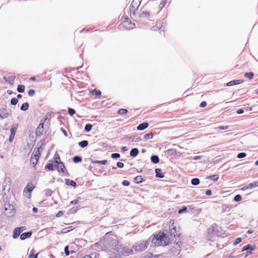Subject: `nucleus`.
Wrapping results in <instances>:
<instances>
[{"label":"nucleus","instance_id":"f257e3e1","mask_svg":"<svg viewBox=\"0 0 258 258\" xmlns=\"http://www.w3.org/2000/svg\"><path fill=\"white\" fill-rule=\"evenodd\" d=\"M152 243L154 244L156 246H166L168 244L169 241L167 239L166 234L164 232H160L154 235Z\"/></svg>","mask_w":258,"mask_h":258},{"label":"nucleus","instance_id":"f03ea898","mask_svg":"<svg viewBox=\"0 0 258 258\" xmlns=\"http://www.w3.org/2000/svg\"><path fill=\"white\" fill-rule=\"evenodd\" d=\"M105 248L110 251L114 253V255L116 252L119 247V243L116 239L109 238L105 239L103 242Z\"/></svg>","mask_w":258,"mask_h":258},{"label":"nucleus","instance_id":"7ed1b4c3","mask_svg":"<svg viewBox=\"0 0 258 258\" xmlns=\"http://www.w3.org/2000/svg\"><path fill=\"white\" fill-rule=\"evenodd\" d=\"M133 253V250L132 249L126 246L119 245L116 252H115V256L121 257L129 255Z\"/></svg>","mask_w":258,"mask_h":258},{"label":"nucleus","instance_id":"20e7f679","mask_svg":"<svg viewBox=\"0 0 258 258\" xmlns=\"http://www.w3.org/2000/svg\"><path fill=\"white\" fill-rule=\"evenodd\" d=\"M150 243V240H143L135 243L133 247L137 252H141L145 250L148 246Z\"/></svg>","mask_w":258,"mask_h":258},{"label":"nucleus","instance_id":"39448f33","mask_svg":"<svg viewBox=\"0 0 258 258\" xmlns=\"http://www.w3.org/2000/svg\"><path fill=\"white\" fill-rule=\"evenodd\" d=\"M5 214L6 216L11 217L15 214V209L13 205L6 203L4 205Z\"/></svg>","mask_w":258,"mask_h":258},{"label":"nucleus","instance_id":"423d86ee","mask_svg":"<svg viewBox=\"0 0 258 258\" xmlns=\"http://www.w3.org/2000/svg\"><path fill=\"white\" fill-rule=\"evenodd\" d=\"M142 0H133L131 3L130 11L132 12L131 13V17L132 19H134L136 17V10L140 6Z\"/></svg>","mask_w":258,"mask_h":258},{"label":"nucleus","instance_id":"0eeeda50","mask_svg":"<svg viewBox=\"0 0 258 258\" xmlns=\"http://www.w3.org/2000/svg\"><path fill=\"white\" fill-rule=\"evenodd\" d=\"M208 236L210 239L214 236H219L220 235V232L218 230V226L215 224L208 229Z\"/></svg>","mask_w":258,"mask_h":258},{"label":"nucleus","instance_id":"6e6552de","mask_svg":"<svg viewBox=\"0 0 258 258\" xmlns=\"http://www.w3.org/2000/svg\"><path fill=\"white\" fill-rule=\"evenodd\" d=\"M34 188L35 186L32 183H28L26 186V187L24 188L23 190V194L25 195V196L29 199L30 198L31 192Z\"/></svg>","mask_w":258,"mask_h":258},{"label":"nucleus","instance_id":"1a4fd4ad","mask_svg":"<svg viewBox=\"0 0 258 258\" xmlns=\"http://www.w3.org/2000/svg\"><path fill=\"white\" fill-rule=\"evenodd\" d=\"M11 179L9 177H6L3 182V190L5 195L6 192H9L11 189Z\"/></svg>","mask_w":258,"mask_h":258},{"label":"nucleus","instance_id":"9d476101","mask_svg":"<svg viewBox=\"0 0 258 258\" xmlns=\"http://www.w3.org/2000/svg\"><path fill=\"white\" fill-rule=\"evenodd\" d=\"M181 247L178 242L174 243L170 249V252L174 256H177L181 251Z\"/></svg>","mask_w":258,"mask_h":258},{"label":"nucleus","instance_id":"9b49d317","mask_svg":"<svg viewBox=\"0 0 258 258\" xmlns=\"http://www.w3.org/2000/svg\"><path fill=\"white\" fill-rule=\"evenodd\" d=\"M46 119V118H43L40 120V122L36 130V133L37 136H40L42 134L44 130V123Z\"/></svg>","mask_w":258,"mask_h":258},{"label":"nucleus","instance_id":"f8f14e48","mask_svg":"<svg viewBox=\"0 0 258 258\" xmlns=\"http://www.w3.org/2000/svg\"><path fill=\"white\" fill-rule=\"evenodd\" d=\"M10 114L9 111L4 108L0 109V117L2 118H5L8 117Z\"/></svg>","mask_w":258,"mask_h":258},{"label":"nucleus","instance_id":"ddd939ff","mask_svg":"<svg viewBox=\"0 0 258 258\" xmlns=\"http://www.w3.org/2000/svg\"><path fill=\"white\" fill-rule=\"evenodd\" d=\"M243 81L242 80H235L231 81L226 84L227 86H232L237 84H240L243 83Z\"/></svg>","mask_w":258,"mask_h":258},{"label":"nucleus","instance_id":"4468645a","mask_svg":"<svg viewBox=\"0 0 258 258\" xmlns=\"http://www.w3.org/2000/svg\"><path fill=\"white\" fill-rule=\"evenodd\" d=\"M56 168L58 172H61L62 173L64 172V170L66 169L65 166L63 162L59 161V164L56 165Z\"/></svg>","mask_w":258,"mask_h":258},{"label":"nucleus","instance_id":"2eb2a0df","mask_svg":"<svg viewBox=\"0 0 258 258\" xmlns=\"http://www.w3.org/2000/svg\"><path fill=\"white\" fill-rule=\"evenodd\" d=\"M32 234V233L31 231L24 232L20 235V239L22 240H24L27 238L30 237Z\"/></svg>","mask_w":258,"mask_h":258},{"label":"nucleus","instance_id":"dca6fc26","mask_svg":"<svg viewBox=\"0 0 258 258\" xmlns=\"http://www.w3.org/2000/svg\"><path fill=\"white\" fill-rule=\"evenodd\" d=\"M146 180V178L142 176L139 175L134 178V181L137 184H140Z\"/></svg>","mask_w":258,"mask_h":258},{"label":"nucleus","instance_id":"f3484780","mask_svg":"<svg viewBox=\"0 0 258 258\" xmlns=\"http://www.w3.org/2000/svg\"><path fill=\"white\" fill-rule=\"evenodd\" d=\"M254 249V248L252 247V245H251L250 244H247L243 247L242 251H243L250 250L249 251L247 252V254H251V251L253 250Z\"/></svg>","mask_w":258,"mask_h":258},{"label":"nucleus","instance_id":"a211bd4d","mask_svg":"<svg viewBox=\"0 0 258 258\" xmlns=\"http://www.w3.org/2000/svg\"><path fill=\"white\" fill-rule=\"evenodd\" d=\"M156 177L159 178H162L164 177V174L162 172V170L160 168H156L155 170Z\"/></svg>","mask_w":258,"mask_h":258},{"label":"nucleus","instance_id":"6ab92c4d","mask_svg":"<svg viewBox=\"0 0 258 258\" xmlns=\"http://www.w3.org/2000/svg\"><path fill=\"white\" fill-rule=\"evenodd\" d=\"M149 126V123L148 122H143L140 123L137 126V130L138 131H143L147 128Z\"/></svg>","mask_w":258,"mask_h":258},{"label":"nucleus","instance_id":"aec40b11","mask_svg":"<svg viewBox=\"0 0 258 258\" xmlns=\"http://www.w3.org/2000/svg\"><path fill=\"white\" fill-rule=\"evenodd\" d=\"M4 80L8 82L9 83H12L15 79V76H6L4 77Z\"/></svg>","mask_w":258,"mask_h":258},{"label":"nucleus","instance_id":"412c9836","mask_svg":"<svg viewBox=\"0 0 258 258\" xmlns=\"http://www.w3.org/2000/svg\"><path fill=\"white\" fill-rule=\"evenodd\" d=\"M21 230L20 228H18V227L16 228L13 232V237L14 239H16L19 236H20L21 234Z\"/></svg>","mask_w":258,"mask_h":258},{"label":"nucleus","instance_id":"4be33fe9","mask_svg":"<svg viewBox=\"0 0 258 258\" xmlns=\"http://www.w3.org/2000/svg\"><path fill=\"white\" fill-rule=\"evenodd\" d=\"M151 161L154 164H157L159 162L160 159L158 156L156 155H153L151 157Z\"/></svg>","mask_w":258,"mask_h":258},{"label":"nucleus","instance_id":"5701e85b","mask_svg":"<svg viewBox=\"0 0 258 258\" xmlns=\"http://www.w3.org/2000/svg\"><path fill=\"white\" fill-rule=\"evenodd\" d=\"M39 159H37V158L34 157V156L32 155L31 159H30V164L33 167H35L36 164L38 162Z\"/></svg>","mask_w":258,"mask_h":258},{"label":"nucleus","instance_id":"b1692460","mask_svg":"<svg viewBox=\"0 0 258 258\" xmlns=\"http://www.w3.org/2000/svg\"><path fill=\"white\" fill-rule=\"evenodd\" d=\"M139 150L137 148H133L130 151V155L133 157H136L139 154Z\"/></svg>","mask_w":258,"mask_h":258},{"label":"nucleus","instance_id":"393cba45","mask_svg":"<svg viewBox=\"0 0 258 258\" xmlns=\"http://www.w3.org/2000/svg\"><path fill=\"white\" fill-rule=\"evenodd\" d=\"M128 140L132 142H138L142 140V139L140 137L131 136L128 138Z\"/></svg>","mask_w":258,"mask_h":258},{"label":"nucleus","instance_id":"a878e982","mask_svg":"<svg viewBox=\"0 0 258 258\" xmlns=\"http://www.w3.org/2000/svg\"><path fill=\"white\" fill-rule=\"evenodd\" d=\"M66 184L67 185H70L73 187H75L76 186V183L73 180H70L69 179H66Z\"/></svg>","mask_w":258,"mask_h":258},{"label":"nucleus","instance_id":"bb28decb","mask_svg":"<svg viewBox=\"0 0 258 258\" xmlns=\"http://www.w3.org/2000/svg\"><path fill=\"white\" fill-rule=\"evenodd\" d=\"M82 158L81 156L76 155L73 158V161L75 163L81 162Z\"/></svg>","mask_w":258,"mask_h":258},{"label":"nucleus","instance_id":"cd10ccee","mask_svg":"<svg viewBox=\"0 0 258 258\" xmlns=\"http://www.w3.org/2000/svg\"><path fill=\"white\" fill-rule=\"evenodd\" d=\"M78 145L81 148H84L88 145V142L87 140H83L79 142Z\"/></svg>","mask_w":258,"mask_h":258},{"label":"nucleus","instance_id":"c85d7f7f","mask_svg":"<svg viewBox=\"0 0 258 258\" xmlns=\"http://www.w3.org/2000/svg\"><path fill=\"white\" fill-rule=\"evenodd\" d=\"M150 17V13L149 12H143L140 14V15L139 16V18H147Z\"/></svg>","mask_w":258,"mask_h":258},{"label":"nucleus","instance_id":"c756f323","mask_svg":"<svg viewBox=\"0 0 258 258\" xmlns=\"http://www.w3.org/2000/svg\"><path fill=\"white\" fill-rule=\"evenodd\" d=\"M107 162V161L106 160H100H100H91V162L93 164H100L102 165H105V164H106Z\"/></svg>","mask_w":258,"mask_h":258},{"label":"nucleus","instance_id":"7c9ffc66","mask_svg":"<svg viewBox=\"0 0 258 258\" xmlns=\"http://www.w3.org/2000/svg\"><path fill=\"white\" fill-rule=\"evenodd\" d=\"M29 104L28 102H25L22 104L20 109L22 111H26L29 108Z\"/></svg>","mask_w":258,"mask_h":258},{"label":"nucleus","instance_id":"2f4dec72","mask_svg":"<svg viewBox=\"0 0 258 258\" xmlns=\"http://www.w3.org/2000/svg\"><path fill=\"white\" fill-rule=\"evenodd\" d=\"M18 125L17 124L13 125L12 128L10 130L11 135L15 136L16 134V132L17 128Z\"/></svg>","mask_w":258,"mask_h":258},{"label":"nucleus","instance_id":"473e14b6","mask_svg":"<svg viewBox=\"0 0 258 258\" xmlns=\"http://www.w3.org/2000/svg\"><path fill=\"white\" fill-rule=\"evenodd\" d=\"M200 182V179L198 178H194L191 179V183L193 185H198Z\"/></svg>","mask_w":258,"mask_h":258},{"label":"nucleus","instance_id":"72a5a7b5","mask_svg":"<svg viewBox=\"0 0 258 258\" xmlns=\"http://www.w3.org/2000/svg\"><path fill=\"white\" fill-rule=\"evenodd\" d=\"M32 155L35 157L36 158L37 157V159H39L40 156V148H38L36 151L35 150H34Z\"/></svg>","mask_w":258,"mask_h":258},{"label":"nucleus","instance_id":"f704fd0d","mask_svg":"<svg viewBox=\"0 0 258 258\" xmlns=\"http://www.w3.org/2000/svg\"><path fill=\"white\" fill-rule=\"evenodd\" d=\"M169 233L171 237H175L176 235H177L176 233V229L175 227H173L172 229H171Z\"/></svg>","mask_w":258,"mask_h":258},{"label":"nucleus","instance_id":"c9c22d12","mask_svg":"<svg viewBox=\"0 0 258 258\" xmlns=\"http://www.w3.org/2000/svg\"><path fill=\"white\" fill-rule=\"evenodd\" d=\"M92 128V125L90 123H87L85 126V131L86 132H89Z\"/></svg>","mask_w":258,"mask_h":258},{"label":"nucleus","instance_id":"e433bc0d","mask_svg":"<svg viewBox=\"0 0 258 258\" xmlns=\"http://www.w3.org/2000/svg\"><path fill=\"white\" fill-rule=\"evenodd\" d=\"M17 90L19 93H23L25 91V86L23 85H19L17 87Z\"/></svg>","mask_w":258,"mask_h":258},{"label":"nucleus","instance_id":"4c0bfd02","mask_svg":"<svg viewBox=\"0 0 258 258\" xmlns=\"http://www.w3.org/2000/svg\"><path fill=\"white\" fill-rule=\"evenodd\" d=\"M207 178L214 181H216L219 179V175L218 174H215L209 176Z\"/></svg>","mask_w":258,"mask_h":258},{"label":"nucleus","instance_id":"58836bf2","mask_svg":"<svg viewBox=\"0 0 258 258\" xmlns=\"http://www.w3.org/2000/svg\"><path fill=\"white\" fill-rule=\"evenodd\" d=\"M253 76L254 74L252 72H247L244 74V77L247 78H248L249 79H252Z\"/></svg>","mask_w":258,"mask_h":258},{"label":"nucleus","instance_id":"ea45409f","mask_svg":"<svg viewBox=\"0 0 258 258\" xmlns=\"http://www.w3.org/2000/svg\"><path fill=\"white\" fill-rule=\"evenodd\" d=\"M257 186V182L254 181L248 184V188L249 189L253 188Z\"/></svg>","mask_w":258,"mask_h":258},{"label":"nucleus","instance_id":"a19ab883","mask_svg":"<svg viewBox=\"0 0 258 258\" xmlns=\"http://www.w3.org/2000/svg\"><path fill=\"white\" fill-rule=\"evenodd\" d=\"M92 93L98 97L100 96L101 94V92L99 90H97L96 89L93 90Z\"/></svg>","mask_w":258,"mask_h":258},{"label":"nucleus","instance_id":"79ce46f5","mask_svg":"<svg viewBox=\"0 0 258 258\" xmlns=\"http://www.w3.org/2000/svg\"><path fill=\"white\" fill-rule=\"evenodd\" d=\"M187 211V208L185 206H183L181 209L178 210V213L179 214H182L183 213L186 212Z\"/></svg>","mask_w":258,"mask_h":258},{"label":"nucleus","instance_id":"37998d69","mask_svg":"<svg viewBox=\"0 0 258 258\" xmlns=\"http://www.w3.org/2000/svg\"><path fill=\"white\" fill-rule=\"evenodd\" d=\"M127 112V110L126 109L121 108L118 110L117 113L120 114H125Z\"/></svg>","mask_w":258,"mask_h":258},{"label":"nucleus","instance_id":"c03bdc74","mask_svg":"<svg viewBox=\"0 0 258 258\" xmlns=\"http://www.w3.org/2000/svg\"><path fill=\"white\" fill-rule=\"evenodd\" d=\"M45 168L49 170H53V165L52 163H48L45 166Z\"/></svg>","mask_w":258,"mask_h":258},{"label":"nucleus","instance_id":"a18cd8bd","mask_svg":"<svg viewBox=\"0 0 258 258\" xmlns=\"http://www.w3.org/2000/svg\"><path fill=\"white\" fill-rule=\"evenodd\" d=\"M153 133H148L144 136V138L146 140L152 139L153 138Z\"/></svg>","mask_w":258,"mask_h":258},{"label":"nucleus","instance_id":"49530a36","mask_svg":"<svg viewBox=\"0 0 258 258\" xmlns=\"http://www.w3.org/2000/svg\"><path fill=\"white\" fill-rule=\"evenodd\" d=\"M241 200L242 197L240 195H236L234 198V200L236 202H240Z\"/></svg>","mask_w":258,"mask_h":258},{"label":"nucleus","instance_id":"de8ad7c7","mask_svg":"<svg viewBox=\"0 0 258 258\" xmlns=\"http://www.w3.org/2000/svg\"><path fill=\"white\" fill-rule=\"evenodd\" d=\"M18 102V99L16 98H13L11 100V104L13 105H16Z\"/></svg>","mask_w":258,"mask_h":258},{"label":"nucleus","instance_id":"09e8293b","mask_svg":"<svg viewBox=\"0 0 258 258\" xmlns=\"http://www.w3.org/2000/svg\"><path fill=\"white\" fill-rule=\"evenodd\" d=\"M76 113V111L74 109L72 108H68V113L71 115L73 116Z\"/></svg>","mask_w":258,"mask_h":258},{"label":"nucleus","instance_id":"8fccbe9b","mask_svg":"<svg viewBox=\"0 0 258 258\" xmlns=\"http://www.w3.org/2000/svg\"><path fill=\"white\" fill-rule=\"evenodd\" d=\"M167 3V0H162L160 5H159V7H160V10L162 9L163 8V7L165 6V5Z\"/></svg>","mask_w":258,"mask_h":258},{"label":"nucleus","instance_id":"3c124183","mask_svg":"<svg viewBox=\"0 0 258 258\" xmlns=\"http://www.w3.org/2000/svg\"><path fill=\"white\" fill-rule=\"evenodd\" d=\"M120 157V155L119 153H112L111 155V157L113 159H117Z\"/></svg>","mask_w":258,"mask_h":258},{"label":"nucleus","instance_id":"603ef678","mask_svg":"<svg viewBox=\"0 0 258 258\" xmlns=\"http://www.w3.org/2000/svg\"><path fill=\"white\" fill-rule=\"evenodd\" d=\"M246 156V154L244 152H241L238 154L237 157L238 158H243Z\"/></svg>","mask_w":258,"mask_h":258},{"label":"nucleus","instance_id":"864d4df0","mask_svg":"<svg viewBox=\"0 0 258 258\" xmlns=\"http://www.w3.org/2000/svg\"><path fill=\"white\" fill-rule=\"evenodd\" d=\"M242 241V239L240 237L237 238L233 242V245H236L239 244Z\"/></svg>","mask_w":258,"mask_h":258},{"label":"nucleus","instance_id":"5fc2aeb1","mask_svg":"<svg viewBox=\"0 0 258 258\" xmlns=\"http://www.w3.org/2000/svg\"><path fill=\"white\" fill-rule=\"evenodd\" d=\"M64 253L66 255H69L70 254V251H69V247L68 245H67L64 247Z\"/></svg>","mask_w":258,"mask_h":258},{"label":"nucleus","instance_id":"6e6d98bb","mask_svg":"<svg viewBox=\"0 0 258 258\" xmlns=\"http://www.w3.org/2000/svg\"><path fill=\"white\" fill-rule=\"evenodd\" d=\"M35 90L33 89L29 90L28 92V94L29 96H33L35 94Z\"/></svg>","mask_w":258,"mask_h":258},{"label":"nucleus","instance_id":"4d7b16f0","mask_svg":"<svg viewBox=\"0 0 258 258\" xmlns=\"http://www.w3.org/2000/svg\"><path fill=\"white\" fill-rule=\"evenodd\" d=\"M122 184L123 186H127L130 185V182L128 180H124L122 181Z\"/></svg>","mask_w":258,"mask_h":258},{"label":"nucleus","instance_id":"13d9d810","mask_svg":"<svg viewBox=\"0 0 258 258\" xmlns=\"http://www.w3.org/2000/svg\"><path fill=\"white\" fill-rule=\"evenodd\" d=\"M89 255L90 256H91L92 258H99V254L98 253H92Z\"/></svg>","mask_w":258,"mask_h":258},{"label":"nucleus","instance_id":"bf43d9fd","mask_svg":"<svg viewBox=\"0 0 258 258\" xmlns=\"http://www.w3.org/2000/svg\"><path fill=\"white\" fill-rule=\"evenodd\" d=\"M116 165L118 167L120 168H123L124 166V164L120 162H117Z\"/></svg>","mask_w":258,"mask_h":258},{"label":"nucleus","instance_id":"052dcab7","mask_svg":"<svg viewBox=\"0 0 258 258\" xmlns=\"http://www.w3.org/2000/svg\"><path fill=\"white\" fill-rule=\"evenodd\" d=\"M207 104V102L205 101H203L200 103V106L201 107H205L206 106Z\"/></svg>","mask_w":258,"mask_h":258},{"label":"nucleus","instance_id":"680f3d73","mask_svg":"<svg viewBox=\"0 0 258 258\" xmlns=\"http://www.w3.org/2000/svg\"><path fill=\"white\" fill-rule=\"evenodd\" d=\"M64 213L63 211H60L59 212L55 215L56 217H60Z\"/></svg>","mask_w":258,"mask_h":258},{"label":"nucleus","instance_id":"e2e57ef3","mask_svg":"<svg viewBox=\"0 0 258 258\" xmlns=\"http://www.w3.org/2000/svg\"><path fill=\"white\" fill-rule=\"evenodd\" d=\"M59 161L60 160L59 156L54 158V162L56 163V165H58V164H59Z\"/></svg>","mask_w":258,"mask_h":258},{"label":"nucleus","instance_id":"0e129e2a","mask_svg":"<svg viewBox=\"0 0 258 258\" xmlns=\"http://www.w3.org/2000/svg\"><path fill=\"white\" fill-rule=\"evenodd\" d=\"M126 22L127 23H130V24L131 25V26L129 27L130 29H133L134 28V26L135 25V24L134 23L132 24V23L131 21V20H129L128 21H126Z\"/></svg>","mask_w":258,"mask_h":258},{"label":"nucleus","instance_id":"69168bd1","mask_svg":"<svg viewBox=\"0 0 258 258\" xmlns=\"http://www.w3.org/2000/svg\"><path fill=\"white\" fill-rule=\"evenodd\" d=\"M78 202H79L78 200L75 199V200H74L72 201H71L70 204H72V205H76V204H78Z\"/></svg>","mask_w":258,"mask_h":258},{"label":"nucleus","instance_id":"338daca9","mask_svg":"<svg viewBox=\"0 0 258 258\" xmlns=\"http://www.w3.org/2000/svg\"><path fill=\"white\" fill-rule=\"evenodd\" d=\"M37 256H38V254H33V253H31L29 256V257H32V258H37Z\"/></svg>","mask_w":258,"mask_h":258},{"label":"nucleus","instance_id":"774afa93","mask_svg":"<svg viewBox=\"0 0 258 258\" xmlns=\"http://www.w3.org/2000/svg\"><path fill=\"white\" fill-rule=\"evenodd\" d=\"M212 190L211 189H208L206 191V195L207 196H211L212 195Z\"/></svg>","mask_w":258,"mask_h":258}]
</instances>
